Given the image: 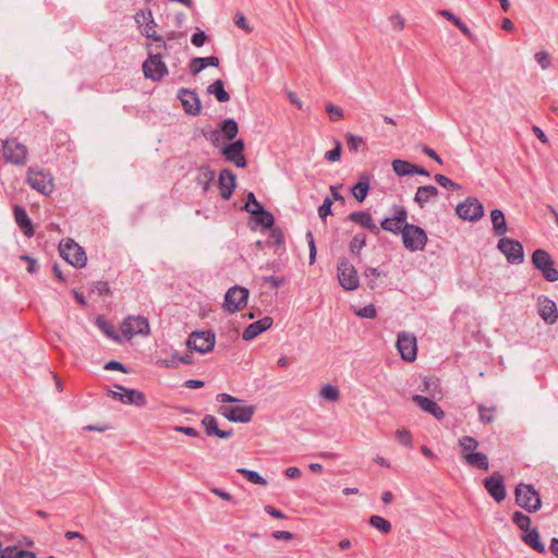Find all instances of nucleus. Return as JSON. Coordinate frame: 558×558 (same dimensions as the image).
I'll return each mask as SVG.
<instances>
[{
	"instance_id": "obj_1",
	"label": "nucleus",
	"mask_w": 558,
	"mask_h": 558,
	"mask_svg": "<svg viewBox=\"0 0 558 558\" xmlns=\"http://www.w3.org/2000/svg\"><path fill=\"white\" fill-rule=\"evenodd\" d=\"M515 504L530 513L538 511L542 500L538 492L532 484L520 483L514 488Z\"/></svg>"
},
{
	"instance_id": "obj_2",
	"label": "nucleus",
	"mask_w": 558,
	"mask_h": 558,
	"mask_svg": "<svg viewBox=\"0 0 558 558\" xmlns=\"http://www.w3.org/2000/svg\"><path fill=\"white\" fill-rule=\"evenodd\" d=\"M403 246L410 252L423 251L428 241L425 230L416 225L405 223L401 230Z\"/></svg>"
},
{
	"instance_id": "obj_3",
	"label": "nucleus",
	"mask_w": 558,
	"mask_h": 558,
	"mask_svg": "<svg viewBox=\"0 0 558 558\" xmlns=\"http://www.w3.org/2000/svg\"><path fill=\"white\" fill-rule=\"evenodd\" d=\"M26 182L33 190H36L43 195H49L54 190L52 175L39 167L28 168Z\"/></svg>"
},
{
	"instance_id": "obj_4",
	"label": "nucleus",
	"mask_w": 558,
	"mask_h": 558,
	"mask_svg": "<svg viewBox=\"0 0 558 558\" xmlns=\"http://www.w3.org/2000/svg\"><path fill=\"white\" fill-rule=\"evenodd\" d=\"M532 264L547 281L555 282L558 280V270L555 268V262L547 251L543 248L535 250L532 254Z\"/></svg>"
},
{
	"instance_id": "obj_5",
	"label": "nucleus",
	"mask_w": 558,
	"mask_h": 558,
	"mask_svg": "<svg viewBox=\"0 0 558 558\" xmlns=\"http://www.w3.org/2000/svg\"><path fill=\"white\" fill-rule=\"evenodd\" d=\"M60 255L75 268H83L86 265L87 256L82 246L74 240L66 239L59 246Z\"/></svg>"
},
{
	"instance_id": "obj_6",
	"label": "nucleus",
	"mask_w": 558,
	"mask_h": 558,
	"mask_svg": "<svg viewBox=\"0 0 558 558\" xmlns=\"http://www.w3.org/2000/svg\"><path fill=\"white\" fill-rule=\"evenodd\" d=\"M2 155L7 162L24 166L27 161V147L16 138H7L2 142Z\"/></svg>"
},
{
	"instance_id": "obj_7",
	"label": "nucleus",
	"mask_w": 558,
	"mask_h": 558,
	"mask_svg": "<svg viewBox=\"0 0 558 558\" xmlns=\"http://www.w3.org/2000/svg\"><path fill=\"white\" fill-rule=\"evenodd\" d=\"M248 289L241 286H233L225 294L223 308L228 313H236L246 306L248 300Z\"/></svg>"
},
{
	"instance_id": "obj_8",
	"label": "nucleus",
	"mask_w": 558,
	"mask_h": 558,
	"mask_svg": "<svg viewBox=\"0 0 558 558\" xmlns=\"http://www.w3.org/2000/svg\"><path fill=\"white\" fill-rule=\"evenodd\" d=\"M338 280L339 284L347 291H354L360 286L359 276L354 266L347 257L338 260Z\"/></svg>"
},
{
	"instance_id": "obj_9",
	"label": "nucleus",
	"mask_w": 558,
	"mask_h": 558,
	"mask_svg": "<svg viewBox=\"0 0 558 558\" xmlns=\"http://www.w3.org/2000/svg\"><path fill=\"white\" fill-rule=\"evenodd\" d=\"M216 342V335L211 330L204 331H193L186 341V345L190 350L196 351L198 353H208L210 352Z\"/></svg>"
},
{
	"instance_id": "obj_10",
	"label": "nucleus",
	"mask_w": 558,
	"mask_h": 558,
	"mask_svg": "<svg viewBox=\"0 0 558 558\" xmlns=\"http://www.w3.org/2000/svg\"><path fill=\"white\" fill-rule=\"evenodd\" d=\"M497 248L506 256L510 264H522L524 260L523 245L513 239L501 238L498 241Z\"/></svg>"
},
{
	"instance_id": "obj_11",
	"label": "nucleus",
	"mask_w": 558,
	"mask_h": 558,
	"mask_svg": "<svg viewBox=\"0 0 558 558\" xmlns=\"http://www.w3.org/2000/svg\"><path fill=\"white\" fill-rule=\"evenodd\" d=\"M459 218L469 221H477L484 216V207L475 197H466L456 207Z\"/></svg>"
},
{
	"instance_id": "obj_12",
	"label": "nucleus",
	"mask_w": 558,
	"mask_h": 558,
	"mask_svg": "<svg viewBox=\"0 0 558 558\" xmlns=\"http://www.w3.org/2000/svg\"><path fill=\"white\" fill-rule=\"evenodd\" d=\"M121 330L128 339L136 335L148 336L150 332L148 319L144 316H129L123 320Z\"/></svg>"
},
{
	"instance_id": "obj_13",
	"label": "nucleus",
	"mask_w": 558,
	"mask_h": 558,
	"mask_svg": "<svg viewBox=\"0 0 558 558\" xmlns=\"http://www.w3.org/2000/svg\"><path fill=\"white\" fill-rule=\"evenodd\" d=\"M143 72L145 77L153 81H160L168 74V68L161 60V56L159 53H150L147 60L143 63Z\"/></svg>"
},
{
	"instance_id": "obj_14",
	"label": "nucleus",
	"mask_w": 558,
	"mask_h": 558,
	"mask_svg": "<svg viewBox=\"0 0 558 558\" xmlns=\"http://www.w3.org/2000/svg\"><path fill=\"white\" fill-rule=\"evenodd\" d=\"M245 144L242 138L235 140L221 149V155L235 165L238 168H245L247 165L244 156Z\"/></svg>"
},
{
	"instance_id": "obj_15",
	"label": "nucleus",
	"mask_w": 558,
	"mask_h": 558,
	"mask_svg": "<svg viewBox=\"0 0 558 558\" xmlns=\"http://www.w3.org/2000/svg\"><path fill=\"white\" fill-rule=\"evenodd\" d=\"M396 345L402 360L407 362L415 361L417 354V345L414 335L404 331L399 332Z\"/></svg>"
},
{
	"instance_id": "obj_16",
	"label": "nucleus",
	"mask_w": 558,
	"mask_h": 558,
	"mask_svg": "<svg viewBox=\"0 0 558 558\" xmlns=\"http://www.w3.org/2000/svg\"><path fill=\"white\" fill-rule=\"evenodd\" d=\"M218 412L228 418L230 422L234 423H248L255 412V408L253 405L246 407H229L221 405Z\"/></svg>"
},
{
	"instance_id": "obj_17",
	"label": "nucleus",
	"mask_w": 558,
	"mask_h": 558,
	"mask_svg": "<svg viewBox=\"0 0 558 558\" xmlns=\"http://www.w3.org/2000/svg\"><path fill=\"white\" fill-rule=\"evenodd\" d=\"M116 387L121 391L109 390L108 393L114 399H118L122 403L126 404H135L137 407H144L147 403L146 397L142 391L136 389L125 388L121 385H116Z\"/></svg>"
},
{
	"instance_id": "obj_18",
	"label": "nucleus",
	"mask_w": 558,
	"mask_h": 558,
	"mask_svg": "<svg viewBox=\"0 0 558 558\" xmlns=\"http://www.w3.org/2000/svg\"><path fill=\"white\" fill-rule=\"evenodd\" d=\"M484 487L496 502L505 500L507 493L504 476L500 472H494L489 477L484 480Z\"/></svg>"
},
{
	"instance_id": "obj_19",
	"label": "nucleus",
	"mask_w": 558,
	"mask_h": 558,
	"mask_svg": "<svg viewBox=\"0 0 558 558\" xmlns=\"http://www.w3.org/2000/svg\"><path fill=\"white\" fill-rule=\"evenodd\" d=\"M178 98L186 114L196 117L202 111L201 99L195 90L187 88H180L178 92Z\"/></svg>"
},
{
	"instance_id": "obj_20",
	"label": "nucleus",
	"mask_w": 558,
	"mask_h": 558,
	"mask_svg": "<svg viewBox=\"0 0 558 558\" xmlns=\"http://www.w3.org/2000/svg\"><path fill=\"white\" fill-rule=\"evenodd\" d=\"M218 186L220 190L221 198L225 201L230 199L236 187L235 174L228 168L222 169L219 173Z\"/></svg>"
},
{
	"instance_id": "obj_21",
	"label": "nucleus",
	"mask_w": 558,
	"mask_h": 558,
	"mask_svg": "<svg viewBox=\"0 0 558 558\" xmlns=\"http://www.w3.org/2000/svg\"><path fill=\"white\" fill-rule=\"evenodd\" d=\"M274 320L269 316H265L252 324H250L243 331L242 338L245 341H251L255 339L257 336H259L262 332L268 330Z\"/></svg>"
},
{
	"instance_id": "obj_22",
	"label": "nucleus",
	"mask_w": 558,
	"mask_h": 558,
	"mask_svg": "<svg viewBox=\"0 0 558 558\" xmlns=\"http://www.w3.org/2000/svg\"><path fill=\"white\" fill-rule=\"evenodd\" d=\"M538 314L547 324H555L558 318L556 303L548 298L541 296L538 299Z\"/></svg>"
},
{
	"instance_id": "obj_23",
	"label": "nucleus",
	"mask_w": 558,
	"mask_h": 558,
	"mask_svg": "<svg viewBox=\"0 0 558 558\" xmlns=\"http://www.w3.org/2000/svg\"><path fill=\"white\" fill-rule=\"evenodd\" d=\"M412 400L420 409L432 414L435 418L442 420L445 417V412L434 400L421 395H414Z\"/></svg>"
},
{
	"instance_id": "obj_24",
	"label": "nucleus",
	"mask_w": 558,
	"mask_h": 558,
	"mask_svg": "<svg viewBox=\"0 0 558 558\" xmlns=\"http://www.w3.org/2000/svg\"><path fill=\"white\" fill-rule=\"evenodd\" d=\"M14 219L21 231L27 238H32L35 233L33 222L28 217L26 209L20 205H14L13 207Z\"/></svg>"
},
{
	"instance_id": "obj_25",
	"label": "nucleus",
	"mask_w": 558,
	"mask_h": 558,
	"mask_svg": "<svg viewBox=\"0 0 558 558\" xmlns=\"http://www.w3.org/2000/svg\"><path fill=\"white\" fill-rule=\"evenodd\" d=\"M202 425L205 428L207 436H216L221 439L230 438L233 435V430H222L218 427L217 418L214 415L206 414L202 420Z\"/></svg>"
},
{
	"instance_id": "obj_26",
	"label": "nucleus",
	"mask_w": 558,
	"mask_h": 558,
	"mask_svg": "<svg viewBox=\"0 0 558 558\" xmlns=\"http://www.w3.org/2000/svg\"><path fill=\"white\" fill-rule=\"evenodd\" d=\"M439 195V191L434 185L418 186L414 195V202L420 208H424L426 204L435 202Z\"/></svg>"
},
{
	"instance_id": "obj_27",
	"label": "nucleus",
	"mask_w": 558,
	"mask_h": 558,
	"mask_svg": "<svg viewBox=\"0 0 558 558\" xmlns=\"http://www.w3.org/2000/svg\"><path fill=\"white\" fill-rule=\"evenodd\" d=\"M522 542L537 551L538 554H546L545 544L541 541L539 532L536 527L529 529L521 535Z\"/></svg>"
},
{
	"instance_id": "obj_28",
	"label": "nucleus",
	"mask_w": 558,
	"mask_h": 558,
	"mask_svg": "<svg viewBox=\"0 0 558 558\" xmlns=\"http://www.w3.org/2000/svg\"><path fill=\"white\" fill-rule=\"evenodd\" d=\"M349 220L367 229L373 234L379 233V227L374 222L372 216L367 211H354L349 215Z\"/></svg>"
},
{
	"instance_id": "obj_29",
	"label": "nucleus",
	"mask_w": 558,
	"mask_h": 558,
	"mask_svg": "<svg viewBox=\"0 0 558 558\" xmlns=\"http://www.w3.org/2000/svg\"><path fill=\"white\" fill-rule=\"evenodd\" d=\"M219 59L216 56L210 57H195L190 61L189 68L193 75H197L207 66H219Z\"/></svg>"
},
{
	"instance_id": "obj_30",
	"label": "nucleus",
	"mask_w": 558,
	"mask_h": 558,
	"mask_svg": "<svg viewBox=\"0 0 558 558\" xmlns=\"http://www.w3.org/2000/svg\"><path fill=\"white\" fill-rule=\"evenodd\" d=\"M369 187V175L363 172L359 175V181L352 186L351 193L359 203H362L368 195Z\"/></svg>"
},
{
	"instance_id": "obj_31",
	"label": "nucleus",
	"mask_w": 558,
	"mask_h": 558,
	"mask_svg": "<svg viewBox=\"0 0 558 558\" xmlns=\"http://www.w3.org/2000/svg\"><path fill=\"white\" fill-rule=\"evenodd\" d=\"M215 171L207 165H202L197 168L196 182L203 187L205 193L208 192L213 181L215 180Z\"/></svg>"
},
{
	"instance_id": "obj_32",
	"label": "nucleus",
	"mask_w": 558,
	"mask_h": 558,
	"mask_svg": "<svg viewBox=\"0 0 558 558\" xmlns=\"http://www.w3.org/2000/svg\"><path fill=\"white\" fill-rule=\"evenodd\" d=\"M490 219L493 223L494 234L502 236L508 231L507 221L504 213L500 209H493L490 211Z\"/></svg>"
},
{
	"instance_id": "obj_33",
	"label": "nucleus",
	"mask_w": 558,
	"mask_h": 558,
	"mask_svg": "<svg viewBox=\"0 0 558 558\" xmlns=\"http://www.w3.org/2000/svg\"><path fill=\"white\" fill-rule=\"evenodd\" d=\"M464 462L470 465L477 468L480 470L487 471L489 468V461L485 453L483 452H473L464 456Z\"/></svg>"
},
{
	"instance_id": "obj_34",
	"label": "nucleus",
	"mask_w": 558,
	"mask_h": 558,
	"mask_svg": "<svg viewBox=\"0 0 558 558\" xmlns=\"http://www.w3.org/2000/svg\"><path fill=\"white\" fill-rule=\"evenodd\" d=\"M439 13L441 16H444L446 20H448L454 26H457L460 29V32L462 34H464L469 39H471V40L474 39V35L471 32V29L468 27V25L461 19H459L457 15H454L451 11L441 10Z\"/></svg>"
},
{
	"instance_id": "obj_35",
	"label": "nucleus",
	"mask_w": 558,
	"mask_h": 558,
	"mask_svg": "<svg viewBox=\"0 0 558 558\" xmlns=\"http://www.w3.org/2000/svg\"><path fill=\"white\" fill-rule=\"evenodd\" d=\"M207 93L214 95L219 102H227L230 100V94L225 89L222 80H216L207 87Z\"/></svg>"
},
{
	"instance_id": "obj_36",
	"label": "nucleus",
	"mask_w": 558,
	"mask_h": 558,
	"mask_svg": "<svg viewBox=\"0 0 558 558\" xmlns=\"http://www.w3.org/2000/svg\"><path fill=\"white\" fill-rule=\"evenodd\" d=\"M192 363H193V359L190 354L182 355L178 352L172 353L169 359H163L160 361V365L168 367V368H175L180 364L190 365Z\"/></svg>"
},
{
	"instance_id": "obj_37",
	"label": "nucleus",
	"mask_w": 558,
	"mask_h": 558,
	"mask_svg": "<svg viewBox=\"0 0 558 558\" xmlns=\"http://www.w3.org/2000/svg\"><path fill=\"white\" fill-rule=\"evenodd\" d=\"M157 24L154 20H149L146 25L143 27L142 34L147 38L153 39L158 43L157 48L167 49V44L163 40V37L158 35L156 32Z\"/></svg>"
},
{
	"instance_id": "obj_38",
	"label": "nucleus",
	"mask_w": 558,
	"mask_h": 558,
	"mask_svg": "<svg viewBox=\"0 0 558 558\" xmlns=\"http://www.w3.org/2000/svg\"><path fill=\"white\" fill-rule=\"evenodd\" d=\"M251 215L253 216L255 222L265 229L272 228L275 223L274 215L270 211L266 210L265 208L252 210Z\"/></svg>"
},
{
	"instance_id": "obj_39",
	"label": "nucleus",
	"mask_w": 558,
	"mask_h": 558,
	"mask_svg": "<svg viewBox=\"0 0 558 558\" xmlns=\"http://www.w3.org/2000/svg\"><path fill=\"white\" fill-rule=\"evenodd\" d=\"M220 134L228 141H232L239 133V126L234 119L228 118L220 123Z\"/></svg>"
},
{
	"instance_id": "obj_40",
	"label": "nucleus",
	"mask_w": 558,
	"mask_h": 558,
	"mask_svg": "<svg viewBox=\"0 0 558 558\" xmlns=\"http://www.w3.org/2000/svg\"><path fill=\"white\" fill-rule=\"evenodd\" d=\"M1 558H35V554L15 546H8L3 549Z\"/></svg>"
},
{
	"instance_id": "obj_41",
	"label": "nucleus",
	"mask_w": 558,
	"mask_h": 558,
	"mask_svg": "<svg viewBox=\"0 0 558 558\" xmlns=\"http://www.w3.org/2000/svg\"><path fill=\"white\" fill-rule=\"evenodd\" d=\"M459 446L461 448V457L464 460L465 454L475 452L474 450L478 447V441L472 436H463L459 439Z\"/></svg>"
},
{
	"instance_id": "obj_42",
	"label": "nucleus",
	"mask_w": 558,
	"mask_h": 558,
	"mask_svg": "<svg viewBox=\"0 0 558 558\" xmlns=\"http://www.w3.org/2000/svg\"><path fill=\"white\" fill-rule=\"evenodd\" d=\"M392 170L399 177L412 175L413 163L402 159H395L391 163Z\"/></svg>"
},
{
	"instance_id": "obj_43",
	"label": "nucleus",
	"mask_w": 558,
	"mask_h": 558,
	"mask_svg": "<svg viewBox=\"0 0 558 558\" xmlns=\"http://www.w3.org/2000/svg\"><path fill=\"white\" fill-rule=\"evenodd\" d=\"M369 524L384 534L390 533L392 529L391 523L388 520L377 514L369 518Z\"/></svg>"
},
{
	"instance_id": "obj_44",
	"label": "nucleus",
	"mask_w": 558,
	"mask_h": 558,
	"mask_svg": "<svg viewBox=\"0 0 558 558\" xmlns=\"http://www.w3.org/2000/svg\"><path fill=\"white\" fill-rule=\"evenodd\" d=\"M319 396L327 401L336 402L340 398L339 389L336 386L326 384L320 388Z\"/></svg>"
},
{
	"instance_id": "obj_45",
	"label": "nucleus",
	"mask_w": 558,
	"mask_h": 558,
	"mask_svg": "<svg viewBox=\"0 0 558 558\" xmlns=\"http://www.w3.org/2000/svg\"><path fill=\"white\" fill-rule=\"evenodd\" d=\"M238 473L242 474L248 482H251L253 484L260 485V486L267 485V481L256 471L241 468V469H238Z\"/></svg>"
},
{
	"instance_id": "obj_46",
	"label": "nucleus",
	"mask_w": 558,
	"mask_h": 558,
	"mask_svg": "<svg viewBox=\"0 0 558 558\" xmlns=\"http://www.w3.org/2000/svg\"><path fill=\"white\" fill-rule=\"evenodd\" d=\"M364 276L367 279V286L369 287V289L374 290L377 288L375 279L379 277H386L387 274L381 271L379 268L367 267L364 271Z\"/></svg>"
},
{
	"instance_id": "obj_47",
	"label": "nucleus",
	"mask_w": 558,
	"mask_h": 558,
	"mask_svg": "<svg viewBox=\"0 0 558 558\" xmlns=\"http://www.w3.org/2000/svg\"><path fill=\"white\" fill-rule=\"evenodd\" d=\"M511 519L513 524H515L522 532L531 529V518L523 512L514 511Z\"/></svg>"
},
{
	"instance_id": "obj_48",
	"label": "nucleus",
	"mask_w": 558,
	"mask_h": 558,
	"mask_svg": "<svg viewBox=\"0 0 558 558\" xmlns=\"http://www.w3.org/2000/svg\"><path fill=\"white\" fill-rule=\"evenodd\" d=\"M366 245V235L364 233H356L350 244V252L354 255H360L361 250Z\"/></svg>"
},
{
	"instance_id": "obj_49",
	"label": "nucleus",
	"mask_w": 558,
	"mask_h": 558,
	"mask_svg": "<svg viewBox=\"0 0 558 558\" xmlns=\"http://www.w3.org/2000/svg\"><path fill=\"white\" fill-rule=\"evenodd\" d=\"M380 228L393 234H399L401 233V230H403V226H400L392 216L383 219L380 222Z\"/></svg>"
},
{
	"instance_id": "obj_50",
	"label": "nucleus",
	"mask_w": 558,
	"mask_h": 558,
	"mask_svg": "<svg viewBox=\"0 0 558 558\" xmlns=\"http://www.w3.org/2000/svg\"><path fill=\"white\" fill-rule=\"evenodd\" d=\"M96 324L97 326L99 327V329L110 339H113V340H119V337L118 335L116 333V329H114V326L108 322H106L105 319H102L101 317H98L97 320H96Z\"/></svg>"
},
{
	"instance_id": "obj_51",
	"label": "nucleus",
	"mask_w": 558,
	"mask_h": 558,
	"mask_svg": "<svg viewBox=\"0 0 558 558\" xmlns=\"http://www.w3.org/2000/svg\"><path fill=\"white\" fill-rule=\"evenodd\" d=\"M345 140H347V145H348V148L351 150V151H354L356 153L360 147L362 145H364V140L362 136H359V135H354V134H351V133H347L345 134Z\"/></svg>"
},
{
	"instance_id": "obj_52",
	"label": "nucleus",
	"mask_w": 558,
	"mask_h": 558,
	"mask_svg": "<svg viewBox=\"0 0 558 558\" xmlns=\"http://www.w3.org/2000/svg\"><path fill=\"white\" fill-rule=\"evenodd\" d=\"M260 208H264L263 204L256 199L253 192H250L246 196V203L242 207V210L252 214V210H258Z\"/></svg>"
},
{
	"instance_id": "obj_53",
	"label": "nucleus",
	"mask_w": 558,
	"mask_h": 558,
	"mask_svg": "<svg viewBox=\"0 0 558 558\" xmlns=\"http://www.w3.org/2000/svg\"><path fill=\"white\" fill-rule=\"evenodd\" d=\"M434 179L440 186L445 189H449L452 191H458L461 189V186L458 183L453 182L451 179L444 174H436Z\"/></svg>"
},
{
	"instance_id": "obj_54",
	"label": "nucleus",
	"mask_w": 558,
	"mask_h": 558,
	"mask_svg": "<svg viewBox=\"0 0 558 558\" xmlns=\"http://www.w3.org/2000/svg\"><path fill=\"white\" fill-rule=\"evenodd\" d=\"M396 438H397V440H398L401 445H403V446H405V447H408V448H412V446H413V442H412V435H411V433H410L408 429H405V428H399V429H397V432H396Z\"/></svg>"
},
{
	"instance_id": "obj_55",
	"label": "nucleus",
	"mask_w": 558,
	"mask_h": 558,
	"mask_svg": "<svg viewBox=\"0 0 558 558\" xmlns=\"http://www.w3.org/2000/svg\"><path fill=\"white\" fill-rule=\"evenodd\" d=\"M392 217L397 220V222H399L400 226H404L405 223H408V211L401 205L392 206Z\"/></svg>"
},
{
	"instance_id": "obj_56",
	"label": "nucleus",
	"mask_w": 558,
	"mask_h": 558,
	"mask_svg": "<svg viewBox=\"0 0 558 558\" xmlns=\"http://www.w3.org/2000/svg\"><path fill=\"white\" fill-rule=\"evenodd\" d=\"M331 206L332 199L327 196L323 204L318 207V216L322 220H326V218L332 214Z\"/></svg>"
},
{
	"instance_id": "obj_57",
	"label": "nucleus",
	"mask_w": 558,
	"mask_h": 558,
	"mask_svg": "<svg viewBox=\"0 0 558 558\" xmlns=\"http://www.w3.org/2000/svg\"><path fill=\"white\" fill-rule=\"evenodd\" d=\"M494 408H486L484 405L478 407L480 420L484 424L492 423L494 421Z\"/></svg>"
},
{
	"instance_id": "obj_58",
	"label": "nucleus",
	"mask_w": 558,
	"mask_h": 558,
	"mask_svg": "<svg viewBox=\"0 0 558 558\" xmlns=\"http://www.w3.org/2000/svg\"><path fill=\"white\" fill-rule=\"evenodd\" d=\"M326 111L331 121H339L343 118V110L332 104H327Z\"/></svg>"
},
{
	"instance_id": "obj_59",
	"label": "nucleus",
	"mask_w": 558,
	"mask_h": 558,
	"mask_svg": "<svg viewBox=\"0 0 558 558\" xmlns=\"http://www.w3.org/2000/svg\"><path fill=\"white\" fill-rule=\"evenodd\" d=\"M535 60L543 70H546L551 64V58L546 51H538L535 53Z\"/></svg>"
},
{
	"instance_id": "obj_60",
	"label": "nucleus",
	"mask_w": 558,
	"mask_h": 558,
	"mask_svg": "<svg viewBox=\"0 0 558 558\" xmlns=\"http://www.w3.org/2000/svg\"><path fill=\"white\" fill-rule=\"evenodd\" d=\"M340 157H341V143L336 141V146L335 148L328 150L326 154H325V158L330 161V162H336V161H339L340 160Z\"/></svg>"
},
{
	"instance_id": "obj_61",
	"label": "nucleus",
	"mask_w": 558,
	"mask_h": 558,
	"mask_svg": "<svg viewBox=\"0 0 558 558\" xmlns=\"http://www.w3.org/2000/svg\"><path fill=\"white\" fill-rule=\"evenodd\" d=\"M135 22L138 24V26H145L147 22H149V20H154L153 17V13L150 10L148 11H144V10H140L135 16Z\"/></svg>"
},
{
	"instance_id": "obj_62",
	"label": "nucleus",
	"mask_w": 558,
	"mask_h": 558,
	"mask_svg": "<svg viewBox=\"0 0 558 558\" xmlns=\"http://www.w3.org/2000/svg\"><path fill=\"white\" fill-rule=\"evenodd\" d=\"M284 282V278H281V277H276V276H267V277H263L262 279V283L265 286V284H269L271 289H278L279 287H281Z\"/></svg>"
},
{
	"instance_id": "obj_63",
	"label": "nucleus",
	"mask_w": 558,
	"mask_h": 558,
	"mask_svg": "<svg viewBox=\"0 0 558 558\" xmlns=\"http://www.w3.org/2000/svg\"><path fill=\"white\" fill-rule=\"evenodd\" d=\"M377 314L376 307L373 304H368L356 312V315L364 318H375Z\"/></svg>"
},
{
	"instance_id": "obj_64",
	"label": "nucleus",
	"mask_w": 558,
	"mask_h": 558,
	"mask_svg": "<svg viewBox=\"0 0 558 558\" xmlns=\"http://www.w3.org/2000/svg\"><path fill=\"white\" fill-rule=\"evenodd\" d=\"M208 39V36L203 31H198L192 35L191 41L195 47H203Z\"/></svg>"
}]
</instances>
